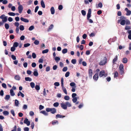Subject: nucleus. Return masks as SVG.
<instances>
[{
    "mask_svg": "<svg viewBox=\"0 0 131 131\" xmlns=\"http://www.w3.org/2000/svg\"><path fill=\"white\" fill-rule=\"evenodd\" d=\"M60 105L62 108L65 110L67 109V107H70L71 106L70 103L68 101H66L65 103H61Z\"/></svg>",
    "mask_w": 131,
    "mask_h": 131,
    "instance_id": "f257e3e1",
    "label": "nucleus"
},
{
    "mask_svg": "<svg viewBox=\"0 0 131 131\" xmlns=\"http://www.w3.org/2000/svg\"><path fill=\"white\" fill-rule=\"evenodd\" d=\"M107 59L105 57H104L103 60L100 61L99 63V65L100 66L104 65L107 62Z\"/></svg>",
    "mask_w": 131,
    "mask_h": 131,
    "instance_id": "f03ea898",
    "label": "nucleus"
},
{
    "mask_svg": "<svg viewBox=\"0 0 131 131\" xmlns=\"http://www.w3.org/2000/svg\"><path fill=\"white\" fill-rule=\"evenodd\" d=\"M119 69L121 75H122L124 73V67L123 64H121L120 65L119 67Z\"/></svg>",
    "mask_w": 131,
    "mask_h": 131,
    "instance_id": "7ed1b4c3",
    "label": "nucleus"
},
{
    "mask_svg": "<svg viewBox=\"0 0 131 131\" xmlns=\"http://www.w3.org/2000/svg\"><path fill=\"white\" fill-rule=\"evenodd\" d=\"M7 17L5 16L4 14L1 15L0 16V18L2 19V21L4 23L5 22L7 21Z\"/></svg>",
    "mask_w": 131,
    "mask_h": 131,
    "instance_id": "20e7f679",
    "label": "nucleus"
},
{
    "mask_svg": "<svg viewBox=\"0 0 131 131\" xmlns=\"http://www.w3.org/2000/svg\"><path fill=\"white\" fill-rule=\"evenodd\" d=\"M23 7L22 5H19L18 7V11L19 13L21 14L23 10Z\"/></svg>",
    "mask_w": 131,
    "mask_h": 131,
    "instance_id": "39448f33",
    "label": "nucleus"
},
{
    "mask_svg": "<svg viewBox=\"0 0 131 131\" xmlns=\"http://www.w3.org/2000/svg\"><path fill=\"white\" fill-rule=\"evenodd\" d=\"M24 123L25 124H27V126H29L30 124V122L29 121L28 119L26 118L24 121Z\"/></svg>",
    "mask_w": 131,
    "mask_h": 131,
    "instance_id": "423d86ee",
    "label": "nucleus"
},
{
    "mask_svg": "<svg viewBox=\"0 0 131 131\" xmlns=\"http://www.w3.org/2000/svg\"><path fill=\"white\" fill-rule=\"evenodd\" d=\"M105 71L104 70H102L100 71L99 73V76L100 77H101L104 75Z\"/></svg>",
    "mask_w": 131,
    "mask_h": 131,
    "instance_id": "0eeeda50",
    "label": "nucleus"
},
{
    "mask_svg": "<svg viewBox=\"0 0 131 131\" xmlns=\"http://www.w3.org/2000/svg\"><path fill=\"white\" fill-rule=\"evenodd\" d=\"M89 76L90 77H92V74L93 73L92 70L91 69H89Z\"/></svg>",
    "mask_w": 131,
    "mask_h": 131,
    "instance_id": "6e6552de",
    "label": "nucleus"
},
{
    "mask_svg": "<svg viewBox=\"0 0 131 131\" xmlns=\"http://www.w3.org/2000/svg\"><path fill=\"white\" fill-rule=\"evenodd\" d=\"M99 76L98 74L97 73H96L95 74L93 77V79L94 80L96 81L97 80Z\"/></svg>",
    "mask_w": 131,
    "mask_h": 131,
    "instance_id": "1a4fd4ad",
    "label": "nucleus"
},
{
    "mask_svg": "<svg viewBox=\"0 0 131 131\" xmlns=\"http://www.w3.org/2000/svg\"><path fill=\"white\" fill-rule=\"evenodd\" d=\"M20 19L21 21L26 23H28L29 21L28 20L25 19L22 17H21Z\"/></svg>",
    "mask_w": 131,
    "mask_h": 131,
    "instance_id": "9d476101",
    "label": "nucleus"
},
{
    "mask_svg": "<svg viewBox=\"0 0 131 131\" xmlns=\"http://www.w3.org/2000/svg\"><path fill=\"white\" fill-rule=\"evenodd\" d=\"M65 117V116H63L59 114H57L56 116V118L57 119L58 118H63Z\"/></svg>",
    "mask_w": 131,
    "mask_h": 131,
    "instance_id": "9b49d317",
    "label": "nucleus"
},
{
    "mask_svg": "<svg viewBox=\"0 0 131 131\" xmlns=\"http://www.w3.org/2000/svg\"><path fill=\"white\" fill-rule=\"evenodd\" d=\"M51 113L53 114L56 113V110L54 108H51Z\"/></svg>",
    "mask_w": 131,
    "mask_h": 131,
    "instance_id": "f8f14e48",
    "label": "nucleus"
},
{
    "mask_svg": "<svg viewBox=\"0 0 131 131\" xmlns=\"http://www.w3.org/2000/svg\"><path fill=\"white\" fill-rule=\"evenodd\" d=\"M50 10L51 14H54L55 12V10L54 8L53 7H51Z\"/></svg>",
    "mask_w": 131,
    "mask_h": 131,
    "instance_id": "ddd939ff",
    "label": "nucleus"
},
{
    "mask_svg": "<svg viewBox=\"0 0 131 131\" xmlns=\"http://www.w3.org/2000/svg\"><path fill=\"white\" fill-rule=\"evenodd\" d=\"M62 88V89L63 91V92H64V93L66 94H67V90H66V88H65L64 87V86L63 85V86H61Z\"/></svg>",
    "mask_w": 131,
    "mask_h": 131,
    "instance_id": "4468645a",
    "label": "nucleus"
},
{
    "mask_svg": "<svg viewBox=\"0 0 131 131\" xmlns=\"http://www.w3.org/2000/svg\"><path fill=\"white\" fill-rule=\"evenodd\" d=\"M20 95L22 97H23L24 96V94L21 91H19L17 94V96H19Z\"/></svg>",
    "mask_w": 131,
    "mask_h": 131,
    "instance_id": "2eb2a0df",
    "label": "nucleus"
},
{
    "mask_svg": "<svg viewBox=\"0 0 131 131\" xmlns=\"http://www.w3.org/2000/svg\"><path fill=\"white\" fill-rule=\"evenodd\" d=\"M118 59V56L117 55H116L115 58L113 59V64H114L115 63V62H116L117 60Z\"/></svg>",
    "mask_w": 131,
    "mask_h": 131,
    "instance_id": "dca6fc26",
    "label": "nucleus"
},
{
    "mask_svg": "<svg viewBox=\"0 0 131 131\" xmlns=\"http://www.w3.org/2000/svg\"><path fill=\"white\" fill-rule=\"evenodd\" d=\"M52 124L53 125H54L56 124H58V122L57 120H53L52 122Z\"/></svg>",
    "mask_w": 131,
    "mask_h": 131,
    "instance_id": "f3484780",
    "label": "nucleus"
},
{
    "mask_svg": "<svg viewBox=\"0 0 131 131\" xmlns=\"http://www.w3.org/2000/svg\"><path fill=\"white\" fill-rule=\"evenodd\" d=\"M53 25L52 24L48 28L47 31L48 32L50 30H51L53 28Z\"/></svg>",
    "mask_w": 131,
    "mask_h": 131,
    "instance_id": "a211bd4d",
    "label": "nucleus"
},
{
    "mask_svg": "<svg viewBox=\"0 0 131 131\" xmlns=\"http://www.w3.org/2000/svg\"><path fill=\"white\" fill-rule=\"evenodd\" d=\"M10 95L12 96H14L15 94L13 90L12 89H11L10 90Z\"/></svg>",
    "mask_w": 131,
    "mask_h": 131,
    "instance_id": "6ab92c4d",
    "label": "nucleus"
},
{
    "mask_svg": "<svg viewBox=\"0 0 131 131\" xmlns=\"http://www.w3.org/2000/svg\"><path fill=\"white\" fill-rule=\"evenodd\" d=\"M126 21L125 20H123L120 22V24L122 25H124L125 24Z\"/></svg>",
    "mask_w": 131,
    "mask_h": 131,
    "instance_id": "aec40b11",
    "label": "nucleus"
},
{
    "mask_svg": "<svg viewBox=\"0 0 131 131\" xmlns=\"http://www.w3.org/2000/svg\"><path fill=\"white\" fill-rule=\"evenodd\" d=\"M41 6L43 8H45V5L43 0H42L41 2Z\"/></svg>",
    "mask_w": 131,
    "mask_h": 131,
    "instance_id": "412c9836",
    "label": "nucleus"
},
{
    "mask_svg": "<svg viewBox=\"0 0 131 131\" xmlns=\"http://www.w3.org/2000/svg\"><path fill=\"white\" fill-rule=\"evenodd\" d=\"M40 113H42L45 115H48V113H47L45 111H42L40 112Z\"/></svg>",
    "mask_w": 131,
    "mask_h": 131,
    "instance_id": "4be33fe9",
    "label": "nucleus"
},
{
    "mask_svg": "<svg viewBox=\"0 0 131 131\" xmlns=\"http://www.w3.org/2000/svg\"><path fill=\"white\" fill-rule=\"evenodd\" d=\"M15 79L18 80H19L20 79V77L19 75H16L15 77Z\"/></svg>",
    "mask_w": 131,
    "mask_h": 131,
    "instance_id": "5701e85b",
    "label": "nucleus"
},
{
    "mask_svg": "<svg viewBox=\"0 0 131 131\" xmlns=\"http://www.w3.org/2000/svg\"><path fill=\"white\" fill-rule=\"evenodd\" d=\"M18 43L17 42H15L14 43L13 45V46L15 48L17 47L18 45Z\"/></svg>",
    "mask_w": 131,
    "mask_h": 131,
    "instance_id": "b1692460",
    "label": "nucleus"
},
{
    "mask_svg": "<svg viewBox=\"0 0 131 131\" xmlns=\"http://www.w3.org/2000/svg\"><path fill=\"white\" fill-rule=\"evenodd\" d=\"M127 59L126 58H124L123 59V62L125 63H127Z\"/></svg>",
    "mask_w": 131,
    "mask_h": 131,
    "instance_id": "393cba45",
    "label": "nucleus"
},
{
    "mask_svg": "<svg viewBox=\"0 0 131 131\" xmlns=\"http://www.w3.org/2000/svg\"><path fill=\"white\" fill-rule=\"evenodd\" d=\"M10 97L9 95H7L6 96L5 99V100H8L10 98Z\"/></svg>",
    "mask_w": 131,
    "mask_h": 131,
    "instance_id": "a878e982",
    "label": "nucleus"
},
{
    "mask_svg": "<svg viewBox=\"0 0 131 131\" xmlns=\"http://www.w3.org/2000/svg\"><path fill=\"white\" fill-rule=\"evenodd\" d=\"M35 70H36V71H34V72L33 74L35 76H38V74L37 71V70L36 69H35Z\"/></svg>",
    "mask_w": 131,
    "mask_h": 131,
    "instance_id": "bb28decb",
    "label": "nucleus"
},
{
    "mask_svg": "<svg viewBox=\"0 0 131 131\" xmlns=\"http://www.w3.org/2000/svg\"><path fill=\"white\" fill-rule=\"evenodd\" d=\"M118 73L117 71H116L114 73V78H116L118 77Z\"/></svg>",
    "mask_w": 131,
    "mask_h": 131,
    "instance_id": "cd10ccee",
    "label": "nucleus"
},
{
    "mask_svg": "<svg viewBox=\"0 0 131 131\" xmlns=\"http://www.w3.org/2000/svg\"><path fill=\"white\" fill-rule=\"evenodd\" d=\"M25 79L26 81H32V79L31 78L28 77L25 78Z\"/></svg>",
    "mask_w": 131,
    "mask_h": 131,
    "instance_id": "c85d7f7f",
    "label": "nucleus"
},
{
    "mask_svg": "<svg viewBox=\"0 0 131 131\" xmlns=\"http://www.w3.org/2000/svg\"><path fill=\"white\" fill-rule=\"evenodd\" d=\"M15 104L16 106H18L19 104V101L17 100L16 99L15 100Z\"/></svg>",
    "mask_w": 131,
    "mask_h": 131,
    "instance_id": "c756f323",
    "label": "nucleus"
},
{
    "mask_svg": "<svg viewBox=\"0 0 131 131\" xmlns=\"http://www.w3.org/2000/svg\"><path fill=\"white\" fill-rule=\"evenodd\" d=\"M3 113L5 115H8L9 114V112L7 111H4L3 112Z\"/></svg>",
    "mask_w": 131,
    "mask_h": 131,
    "instance_id": "7c9ffc66",
    "label": "nucleus"
},
{
    "mask_svg": "<svg viewBox=\"0 0 131 131\" xmlns=\"http://www.w3.org/2000/svg\"><path fill=\"white\" fill-rule=\"evenodd\" d=\"M5 28L6 29H9V26L8 24L7 23H5Z\"/></svg>",
    "mask_w": 131,
    "mask_h": 131,
    "instance_id": "2f4dec72",
    "label": "nucleus"
},
{
    "mask_svg": "<svg viewBox=\"0 0 131 131\" xmlns=\"http://www.w3.org/2000/svg\"><path fill=\"white\" fill-rule=\"evenodd\" d=\"M77 101V97L73 98V99H72V101L74 103L76 102Z\"/></svg>",
    "mask_w": 131,
    "mask_h": 131,
    "instance_id": "473e14b6",
    "label": "nucleus"
},
{
    "mask_svg": "<svg viewBox=\"0 0 131 131\" xmlns=\"http://www.w3.org/2000/svg\"><path fill=\"white\" fill-rule=\"evenodd\" d=\"M64 99L65 100L68 101L69 100L70 97L66 95L64 96Z\"/></svg>",
    "mask_w": 131,
    "mask_h": 131,
    "instance_id": "72a5a7b5",
    "label": "nucleus"
},
{
    "mask_svg": "<svg viewBox=\"0 0 131 131\" xmlns=\"http://www.w3.org/2000/svg\"><path fill=\"white\" fill-rule=\"evenodd\" d=\"M19 29L21 30H23L24 29V27L23 25H21L19 26Z\"/></svg>",
    "mask_w": 131,
    "mask_h": 131,
    "instance_id": "f704fd0d",
    "label": "nucleus"
},
{
    "mask_svg": "<svg viewBox=\"0 0 131 131\" xmlns=\"http://www.w3.org/2000/svg\"><path fill=\"white\" fill-rule=\"evenodd\" d=\"M67 49H64L62 50V52L63 54H65L67 53Z\"/></svg>",
    "mask_w": 131,
    "mask_h": 131,
    "instance_id": "c9c22d12",
    "label": "nucleus"
},
{
    "mask_svg": "<svg viewBox=\"0 0 131 131\" xmlns=\"http://www.w3.org/2000/svg\"><path fill=\"white\" fill-rule=\"evenodd\" d=\"M30 85L31 87L32 88L35 87V84L33 82H31L30 83Z\"/></svg>",
    "mask_w": 131,
    "mask_h": 131,
    "instance_id": "e433bc0d",
    "label": "nucleus"
},
{
    "mask_svg": "<svg viewBox=\"0 0 131 131\" xmlns=\"http://www.w3.org/2000/svg\"><path fill=\"white\" fill-rule=\"evenodd\" d=\"M49 51V50L48 49H46L45 50H43L42 52V53L43 54L47 53Z\"/></svg>",
    "mask_w": 131,
    "mask_h": 131,
    "instance_id": "4c0bfd02",
    "label": "nucleus"
},
{
    "mask_svg": "<svg viewBox=\"0 0 131 131\" xmlns=\"http://www.w3.org/2000/svg\"><path fill=\"white\" fill-rule=\"evenodd\" d=\"M131 14V11L129 10L127 12V13L126 14V15L127 16L130 15Z\"/></svg>",
    "mask_w": 131,
    "mask_h": 131,
    "instance_id": "58836bf2",
    "label": "nucleus"
},
{
    "mask_svg": "<svg viewBox=\"0 0 131 131\" xmlns=\"http://www.w3.org/2000/svg\"><path fill=\"white\" fill-rule=\"evenodd\" d=\"M59 105V103L58 102L54 103L53 104V106L55 107H57Z\"/></svg>",
    "mask_w": 131,
    "mask_h": 131,
    "instance_id": "ea45409f",
    "label": "nucleus"
},
{
    "mask_svg": "<svg viewBox=\"0 0 131 131\" xmlns=\"http://www.w3.org/2000/svg\"><path fill=\"white\" fill-rule=\"evenodd\" d=\"M98 7H100V8H101L103 6V4L101 2H99L98 4Z\"/></svg>",
    "mask_w": 131,
    "mask_h": 131,
    "instance_id": "a19ab883",
    "label": "nucleus"
},
{
    "mask_svg": "<svg viewBox=\"0 0 131 131\" xmlns=\"http://www.w3.org/2000/svg\"><path fill=\"white\" fill-rule=\"evenodd\" d=\"M8 14L11 16H14L15 15L14 13L13 12H9L8 13Z\"/></svg>",
    "mask_w": 131,
    "mask_h": 131,
    "instance_id": "79ce46f5",
    "label": "nucleus"
},
{
    "mask_svg": "<svg viewBox=\"0 0 131 131\" xmlns=\"http://www.w3.org/2000/svg\"><path fill=\"white\" fill-rule=\"evenodd\" d=\"M125 23L126 25H129L130 24V22L129 20L127 19Z\"/></svg>",
    "mask_w": 131,
    "mask_h": 131,
    "instance_id": "37998d69",
    "label": "nucleus"
},
{
    "mask_svg": "<svg viewBox=\"0 0 131 131\" xmlns=\"http://www.w3.org/2000/svg\"><path fill=\"white\" fill-rule=\"evenodd\" d=\"M55 60L56 61V62H57L58 61L60 60V58L59 57H56L55 58Z\"/></svg>",
    "mask_w": 131,
    "mask_h": 131,
    "instance_id": "c03bdc74",
    "label": "nucleus"
},
{
    "mask_svg": "<svg viewBox=\"0 0 131 131\" xmlns=\"http://www.w3.org/2000/svg\"><path fill=\"white\" fill-rule=\"evenodd\" d=\"M34 29V27L33 26H31L29 28V30L31 31Z\"/></svg>",
    "mask_w": 131,
    "mask_h": 131,
    "instance_id": "a18cd8bd",
    "label": "nucleus"
},
{
    "mask_svg": "<svg viewBox=\"0 0 131 131\" xmlns=\"http://www.w3.org/2000/svg\"><path fill=\"white\" fill-rule=\"evenodd\" d=\"M35 88L37 90H40V88L39 86L38 85H36L35 87Z\"/></svg>",
    "mask_w": 131,
    "mask_h": 131,
    "instance_id": "49530a36",
    "label": "nucleus"
},
{
    "mask_svg": "<svg viewBox=\"0 0 131 131\" xmlns=\"http://www.w3.org/2000/svg\"><path fill=\"white\" fill-rule=\"evenodd\" d=\"M30 45V44L29 43H25L24 45V47H27L29 46Z\"/></svg>",
    "mask_w": 131,
    "mask_h": 131,
    "instance_id": "de8ad7c7",
    "label": "nucleus"
},
{
    "mask_svg": "<svg viewBox=\"0 0 131 131\" xmlns=\"http://www.w3.org/2000/svg\"><path fill=\"white\" fill-rule=\"evenodd\" d=\"M34 43L36 45H38L39 43V41L37 40H36L34 42Z\"/></svg>",
    "mask_w": 131,
    "mask_h": 131,
    "instance_id": "09e8293b",
    "label": "nucleus"
},
{
    "mask_svg": "<svg viewBox=\"0 0 131 131\" xmlns=\"http://www.w3.org/2000/svg\"><path fill=\"white\" fill-rule=\"evenodd\" d=\"M71 62L73 64H75L76 62V60L75 59H73L71 60Z\"/></svg>",
    "mask_w": 131,
    "mask_h": 131,
    "instance_id": "8fccbe9b",
    "label": "nucleus"
},
{
    "mask_svg": "<svg viewBox=\"0 0 131 131\" xmlns=\"http://www.w3.org/2000/svg\"><path fill=\"white\" fill-rule=\"evenodd\" d=\"M68 68L67 67H64L62 69V71L63 72H66L67 71Z\"/></svg>",
    "mask_w": 131,
    "mask_h": 131,
    "instance_id": "3c124183",
    "label": "nucleus"
},
{
    "mask_svg": "<svg viewBox=\"0 0 131 131\" xmlns=\"http://www.w3.org/2000/svg\"><path fill=\"white\" fill-rule=\"evenodd\" d=\"M81 13L82 14V15L83 16H85L86 15V12L84 10H81Z\"/></svg>",
    "mask_w": 131,
    "mask_h": 131,
    "instance_id": "603ef678",
    "label": "nucleus"
},
{
    "mask_svg": "<svg viewBox=\"0 0 131 131\" xmlns=\"http://www.w3.org/2000/svg\"><path fill=\"white\" fill-rule=\"evenodd\" d=\"M32 56L33 58H35L36 57V55L34 53H33L32 54Z\"/></svg>",
    "mask_w": 131,
    "mask_h": 131,
    "instance_id": "864d4df0",
    "label": "nucleus"
},
{
    "mask_svg": "<svg viewBox=\"0 0 131 131\" xmlns=\"http://www.w3.org/2000/svg\"><path fill=\"white\" fill-rule=\"evenodd\" d=\"M15 48L13 46L11 48L10 50L12 51L13 52L15 51Z\"/></svg>",
    "mask_w": 131,
    "mask_h": 131,
    "instance_id": "5fc2aeb1",
    "label": "nucleus"
},
{
    "mask_svg": "<svg viewBox=\"0 0 131 131\" xmlns=\"http://www.w3.org/2000/svg\"><path fill=\"white\" fill-rule=\"evenodd\" d=\"M130 27L129 26H126L125 27V29L126 30H128L130 29Z\"/></svg>",
    "mask_w": 131,
    "mask_h": 131,
    "instance_id": "6e6d98bb",
    "label": "nucleus"
},
{
    "mask_svg": "<svg viewBox=\"0 0 131 131\" xmlns=\"http://www.w3.org/2000/svg\"><path fill=\"white\" fill-rule=\"evenodd\" d=\"M35 125L34 122H32L31 124V127L32 129H33Z\"/></svg>",
    "mask_w": 131,
    "mask_h": 131,
    "instance_id": "4d7b16f0",
    "label": "nucleus"
},
{
    "mask_svg": "<svg viewBox=\"0 0 131 131\" xmlns=\"http://www.w3.org/2000/svg\"><path fill=\"white\" fill-rule=\"evenodd\" d=\"M29 115L31 116H33L34 115V113L32 111H30L29 112Z\"/></svg>",
    "mask_w": 131,
    "mask_h": 131,
    "instance_id": "13d9d810",
    "label": "nucleus"
},
{
    "mask_svg": "<svg viewBox=\"0 0 131 131\" xmlns=\"http://www.w3.org/2000/svg\"><path fill=\"white\" fill-rule=\"evenodd\" d=\"M70 74V72H67L65 74V76L66 77H68Z\"/></svg>",
    "mask_w": 131,
    "mask_h": 131,
    "instance_id": "bf43d9fd",
    "label": "nucleus"
},
{
    "mask_svg": "<svg viewBox=\"0 0 131 131\" xmlns=\"http://www.w3.org/2000/svg\"><path fill=\"white\" fill-rule=\"evenodd\" d=\"M43 95L44 96H46V90L45 88H44L43 89Z\"/></svg>",
    "mask_w": 131,
    "mask_h": 131,
    "instance_id": "052dcab7",
    "label": "nucleus"
},
{
    "mask_svg": "<svg viewBox=\"0 0 131 131\" xmlns=\"http://www.w3.org/2000/svg\"><path fill=\"white\" fill-rule=\"evenodd\" d=\"M11 57L13 60H15L16 59V56L13 54L12 55Z\"/></svg>",
    "mask_w": 131,
    "mask_h": 131,
    "instance_id": "680f3d73",
    "label": "nucleus"
},
{
    "mask_svg": "<svg viewBox=\"0 0 131 131\" xmlns=\"http://www.w3.org/2000/svg\"><path fill=\"white\" fill-rule=\"evenodd\" d=\"M63 8V6L62 5H60L58 6V9L61 10Z\"/></svg>",
    "mask_w": 131,
    "mask_h": 131,
    "instance_id": "e2e57ef3",
    "label": "nucleus"
},
{
    "mask_svg": "<svg viewBox=\"0 0 131 131\" xmlns=\"http://www.w3.org/2000/svg\"><path fill=\"white\" fill-rule=\"evenodd\" d=\"M2 86L4 88L6 89V85L5 83H3L2 84Z\"/></svg>",
    "mask_w": 131,
    "mask_h": 131,
    "instance_id": "0e129e2a",
    "label": "nucleus"
},
{
    "mask_svg": "<svg viewBox=\"0 0 131 131\" xmlns=\"http://www.w3.org/2000/svg\"><path fill=\"white\" fill-rule=\"evenodd\" d=\"M54 85L56 86H58L59 85V82H55L54 83Z\"/></svg>",
    "mask_w": 131,
    "mask_h": 131,
    "instance_id": "69168bd1",
    "label": "nucleus"
},
{
    "mask_svg": "<svg viewBox=\"0 0 131 131\" xmlns=\"http://www.w3.org/2000/svg\"><path fill=\"white\" fill-rule=\"evenodd\" d=\"M44 108V107L43 106L41 105H39V108L40 110H41L43 109Z\"/></svg>",
    "mask_w": 131,
    "mask_h": 131,
    "instance_id": "338daca9",
    "label": "nucleus"
},
{
    "mask_svg": "<svg viewBox=\"0 0 131 131\" xmlns=\"http://www.w3.org/2000/svg\"><path fill=\"white\" fill-rule=\"evenodd\" d=\"M29 129L28 127H25L24 128V131H29Z\"/></svg>",
    "mask_w": 131,
    "mask_h": 131,
    "instance_id": "774afa93",
    "label": "nucleus"
}]
</instances>
